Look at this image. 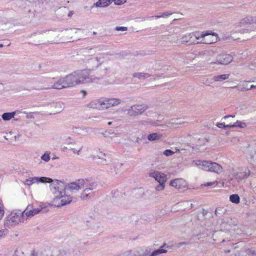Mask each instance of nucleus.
Masks as SVG:
<instances>
[{
	"label": "nucleus",
	"instance_id": "56",
	"mask_svg": "<svg viewBox=\"0 0 256 256\" xmlns=\"http://www.w3.org/2000/svg\"><path fill=\"white\" fill-rule=\"evenodd\" d=\"M81 149H82V148H80V150H74V149H73V152H74V153H77V154H79V152H80V150Z\"/></svg>",
	"mask_w": 256,
	"mask_h": 256
},
{
	"label": "nucleus",
	"instance_id": "8",
	"mask_svg": "<svg viewBox=\"0 0 256 256\" xmlns=\"http://www.w3.org/2000/svg\"><path fill=\"white\" fill-rule=\"evenodd\" d=\"M78 30H80L70 28H66L59 32V43L64 40H69L70 41L72 40L73 42L74 40V39L79 40L78 37L76 36Z\"/></svg>",
	"mask_w": 256,
	"mask_h": 256
},
{
	"label": "nucleus",
	"instance_id": "63",
	"mask_svg": "<svg viewBox=\"0 0 256 256\" xmlns=\"http://www.w3.org/2000/svg\"><path fill=\"white\" fill-rule=\"evenodd\" d=\"M4 46V45L2 44H0V48H2Z\"/></svg>",
	"mask_w": 256,
	"mask_h": 256
},
{
	"label": "nucleus",
	"instance_id": "60",
	"mask_svg": "<svg viewBox=\"0 0 256 256\" xmlns=\"http://www.w3.org/2000/svg\"><path fill=\"white\" fill-rule=\"evenodd\" d=\"M252 158L253 159V161L254 162L256 160V156H252Z\"/></svg>",
	"mask_w": 256,
	"mask_h": 256
},
{
	"label": "nucleus",
	"instance_id": "25",
	"mask_svg": "<svg viewBox=\"0 0 256 256\" xmlns=\"http://www.w3.org/2000/svg\"><path fill=\"white\" fill-rule=\"evenodd\" d=\"M112 2V0H98L94 4L97 8H104L108 6Z\"/></svg>",
	"mask_w": 256,
	"mask_h": 256
},
{
	"label": "nucleus",
	"instance_id": "2",
	"mask_svg": "<svg viewBox=\"0 0 256 256\" xmlns=\"http://www.w3.org/2000/svg\"><path fill=\"white\" fill-rule=\"evenodd\" d=\"M209 35H212L216 37V35L214 33H210L208 32L201 33H188L182 38L181 43L182 44L188 43V44H210L214 42V40H206V37Z\"/></svg>",
	"mask_w": 256,
	"mask_h": 256
},
{
	"label": "nucleus",
	"instance_id": "12",
	"mask_svg": "<svg viewBox=\"0 0 256 256\" xmlns=\"http://www.w3.org/2000/svg\"><path fill=\"white\" fill-rule=\"evenodd\" d=\"M232 56L228 54H221L216 58V62H212L210 64H228L232 61Z\"/></svg>",
	"mask_w": 256,
	"mask_h": 256
},
{
	"label": "nucleus",
	"instance_id": "17",
	"mask_svg": "<svg viewBox=\"0 0 256 256\" xmlns=\"http://www.w3.org/2000/svg\"><path fill=\"white\" fill-rule=\"evenodd\" d=\"M186 182L183 178H176L170 182V185L178 190H182L186 186Z\"/></svg>",
	"mask_w": 256,
	"mask_h": 256
},
{
	"label": "nucleus",
	"instance_id": "19",
	"mask_svg": "<svg viewBox=\"0 0 256 256\" xmlns=\"http://www.w3.org/2000/svg\"><path fill=\"white\" fill-rule=\"evenodd\" d=\"M60 200V202L61 206H64L69 204L72 201V197L64 194H60V196L56 198H54V200L56 202L58 200Z\"/></svg>",
	"mask_w": 256,
	"mask_h": 256
},
{
	"label": "nucleus",
	"instance_id": "38",
	"mask_svg": "<svg viewBox=\"0 0 256 256\" xmlns=\"http://www.w3.org/2000/svg\"><path fill=\"white\" fill-rule=\"evenodd\" d=\"M4 214V207L2 202V200L0 199V220H1Z\"/></svg>",
	"mask_w": 256,
	"mask_h": 256
},
{
	"label": "nucleus",
	"instance_id": "4",
	"mask_svg": "<svg viewBox=\"0 0 256 256\" xmlns=\"http://www.w3.org/2000/svg\"><path fill=\"white\" fill-rule=\"evenodd\" d=\"M48 78L40 79L39 80L40 84L33 90H48L50 88L61 90L62 88H66V85L64 84V81L62 78L58 80L56 82L53 84H50L47 82Z\"/></svg>",
	"mask_w": 256,
	"mask_h": 256
},
{
	"label": "nucleus",
	"instance_id": "14",
	"mask_svg": "<svg viewBox=\"0 0 256 256\" xmlns=\"http://www.w3.org/2000/svg\"><path fill=\"white\" fill-rule=\"evenodd\" d=\"M62 78L64 81V84L66 85V88L78 85L74 72L67 75Z\"/></svg>",
	"mask_w": 256,
	"mask_h": 256
},
{
	"label": "nucleus",
	"instance_id": "28",
	"mask_svg": "<svg viewBox=\"0 0 256 256\" xmlns=\"http://www.w3.org/2000/svg\"><path fill=\"white\" fill-rule=\"evenodd\" d=\"M162 138V134L160 132H155L149 134L148 136V140L150 141L159 140Z\"/></svg>",
	"mask_w": 256,
	"mask_h": 256
},
{
	"label": "nucleus",
	"instance_id": "54",
	"mask_svg": "<svg viewBox=\"0 0 256 256\" xmlns=\"http://www.w3.org/2000/svg\"><path fill=\"white\" fill-rule=\"evenodd\" d=\"M100 163L102 164H108L107 160L106 158H104L103 160H101V161L100 162Z\"/></svg>",
	"mask_w": 256,
	"mask_h": 256
},
{
	"label": "nucleus",
	"instance_id": "64",
	"mask_svg": "<svg viewBox=\"0 0 256 256\" xmlns=\"http://www.w3.org/2000/svg\"><path fill=\"white\" fill-rule=\"evenodd\" d=\"M30 256H36L35 254L34 253L32 254Z\"/></svg>",
	"mask_w": 256,
	"mask_h": 256
},
{
	"label": "nucleus",
	"instance_id": "20",
	"mask_svg": "<svg viewBox=\"0 0 256 256\" xmlns=\"http://www.w3.org/2000/svg\"><path fill=\"white\" fill-rule=\"evenodd\" d=\"M97 52L96 48H84L82 53V56L84 57V60L90 58V56H92L96 54Z\"/></svg>",
	"mask_w": 256,
	"mask_h": 256
},
{
	"label": "nucleus",
	"instance_id": "44",
	"mask_svg": "<svg viewBox=\"0 0 256 256\" xmlns=\"http://www.w3.org/2000/svg\"><path fill=\"white\" fill-rule=\"evenodd\" d=\"M174 154V152L170 150H166L164 152V154L166 156H171L173 155Z\"/></svg>",
	"mask_w": 256,
	"mask_h": 256
},
{
	"label": "nucleus",
	"instance_id": "50",
	"mask_svg": "<svg viewBox=\"0 0 256 256\" xmlns=\"http://www.w3.org/2000/svg\"><path fill=\"white\" fill-rule=\"evenodd\" d=\"M98 158L100 160H103L104 158L106 157V154L102 152H100L97 155Z\"/></svg>",
	"mask_w": 256,
	"mask_h": 256
},
{
	"label": "nucleus",
	"instance_id": "1",
	"mask_svg": "<svg viewBox=\"0 0 256 256\" xmlns=\"http://www.w3.org/2000/svg\"><path fill=\"white\" fill-rule=\"evenodd\" d=\"M30 36L34 45L59 44V32L56 30H41L34 32Z\"/></svg>",
	"mask_w": 256,
	"mask_h": 256
},
{
	"label": "nucleus",
	"instance_id": "31",
	"mask_svg": "<svg viewBox=\"0 0 256 256\" xmlns=\"http://www.w3.org/2000/svg\"><path fill=\"white\" fill-rule=\"evenodd\" d=\"M230 76L229 74H224L216 76L213 77V80L215 82H222L228 79Z\"/></svg>",
	"mask_w": 256,
	"mask_h": 256
},
{
	"label": "nucleus",
	"instance_id": "45",
	"mask_svg": "<svg viewBox=\"0 0 256 256\" xmlns=\"http://www.w3.org/2000/svg\"><path fill=\"white\" fill-rule=\"evenodd\" d=\"M98 100V102L100 104V106H102V108H104L103 106H106V104H107V103L106 102V98L104 100Z\"/></svg>",
	"mask_w": 256,
	"mask_h": 256
},
{
	"label": "nucleus",
	"instance_id": "39",
	"mask_svg": "<svg viewBox=\"0 0 256 256\" xmlns=\"http://www.w3.org/2000/svg\"><path fill=\"white\" fill-rule=\"evenodd\" d=\"M50 152H46L44 153V154H42L41 156L42 160H43L48 162L50 160Z\"/></svg>",
	"mask_w": 256,
	"mask_h": 256
},
{
	"label": "nucleus",
	"instance_id": "29",
	"mask_svg": "<svg viewBox=\"0 0 256 256\" xmlns=\"http://www.w3.org/2000/svg\"><path fill=\"white\" fill-rule=\"evenodd\" d=\"M246 124L245 122L238 120L234 122L233 124H228L226 125V126L229 128L238 127L240 128H244L246 127Z\"/></svg>",
	"mask_w": 256,
	"mask_h": 256
},
{
	"label": "nucleus",
	"instance_id": "35",
	"mask_svg": "<svg viewBox=\"0 0 256 256\" xmlns=\"http://www.w3.org/2000/svg\"><path fill=\"white\" fill-rule=\"evenodd\" d=\"M230 200L232 202L238 204L240 202V198L238 194H233L230 196Z\"/></svg>",
	"mask_w": 256,
	"mask_h": 256
},
{
	"label": "nucleus",
	"instance_id": "53",
	"mask_svg": "<svg viewBox=\"0 0 256 256\" xmlns=\"http://www.w3.org/2000/svg\"><path fill=\"white\" fill-rule=\"evenodd\" d=\"M256 88V85L254 86V85H252L250 86V88H242V90H250V89H252V88Z\"/></svg>",
	"mask_w": 256,
	"mask_h": 256
},
{
	"label": "nucleus",
	"instance_id": "5",
	"mask_svg": "<svg viewBox=\"0 0 256 256\" xmlns=\"http://www.w3.org/2000/svg\"><path fill=\"white\" fill-rule=\"evenodd\" d=\"M76 78L78 84H82L86 82H95L96 80H99L98 77L92 78L90 76V72L88 70H82L74 71L73 72Z\"/></svg>",
	"mask_w": 256,
	"mask_h": 256
},
{
	"label": "nucleus",
	"instance_id": "48",
	"mask_svg": "<svg viewBox=\"0 0 256 256\" xmlns=\"http://www.w3.org/2000/svg\"><path fill=\"white\" fill-rule=\"evenodd\" d=\"M218 184L217 181H214L212 182H208L204 184L205 186H216Z\"/></svg>",
	"mask_w": 256,
	"mask_h": 256
},
{
	"label": "nucleus",
	"instance_id": "10",
	"mask_svg": "<svg viewBox=\"0 0 256 256\" xmlns=\"http://www.w3.org/2000/svg\"><path fill=\"white\" fill-rule=\"evenodd\" d=\"M84 62L86 67V70H88L89 72L90 71L94 70L102 64L100 62V58L97 56L84 60Z\"/></svg>",
	"mask_w": 256,
	"mask_h": 256
},
{
	"label": "nucleus",
	"instance_id": "37",
	"mask_svg": "<svg viewBox=\"0 0 256 256\" xmlns=\"http://www.w3.org/2000/svg\"><path fill=\"white\" fill-rule=\"evenodd\" d=\"M246 254L250 256H256V248H247L246 250Z\"/></svg>",
	"mask_w": 256,
	"mask_h": 256
},
{
	"label": "nucleus",
	"instance_id": "30",
	"mask_svg": "<svg viewBox=\"0 0 256 256\" xmlns=\"http://www.w3.org/2000/svg\"><path fill=\"white\" fill-rule=\"evenodd\" d=\"M16 114V112H5L2 114V117L4 120H10L12 118H14Z\"/></svg>",
	"mask_w": 256,
	"mask_h": 256
},
{
	"label": "nucleus",
	"instance_id": "52",
	"mask_svg": "<svg viewBox=\"0 0 256 256\" xmlns=\"http://www.w3.org/2000/svg\"><path fill=\"white\" fill-rule=\"evenodd\" d=\"M68 9L66 7L60 8L58 10V12H66Z\"/></svg>",
	"mask_w": 256,
	"mask_h": 256
},
{
	"label": "nucleus",
	"instance_id": "26",
	"mask_svg": "<svg viewBox=\"0 0 256 256\" xmlns=\"http://www.w3.org/2000/svg\"><path fill=\"white\" fill-rule=\"evenodd\" d=\"M122 100L118 98H106L107 104H110L112 106H117L122 103Z\"/></svg>",
	"mask_w": 256,
	"mask_h": 256
},
{
	"label": "nucleus",
	"instance_id": "40",
	"mask_svg": "<svg viewBox=\"0 0 256 256\" xmlns=\"http://www.w3.org/2000/svg\"><path fill=\"white\" fill-rule=\"evenodd\" d=\"M8 228L0 230V239L4 238L8 234Z\"/></svg>",
	"mask_w": 256,
	"mask_h": 256
},
{
	"label": "nucleus",
	"instance_id": "59",
	"mask_svg": "<svg viewBox=\"0 0 256 256\" xmlns=\"http://www.w3.org/2000/svg\"><path fill=\"white\" fill-rule=\"evenodd\" d=\"M106 106H105L104 108H106V109H108L110 107L112 106H110V104H106Z\"/></svg>",
	"mask_w": 256,
	"mask_h": 256
},
{
	"label": "nucleus",
	"instance_id": "49",
	"mask_svg": "<svg viewBox=\"0 0 256 256\" xmlns=\"http://www.w3.org/2000/svg\"><path fill=\"white\" fill-rule=\"evenodd\" d=\"M164 183L160 184L156 188L158 191L162 190H164Z\"/></svg>",
	"mask_w": 256,
	"mask_h": 256
},
{
	"label": "nucleus",
	"instance_id": "42",
	"mask_svg": "<svg viewBox=\"0 0 256 256\" xmlns=\"http://www.w3.org/2000/svg\"><path fill=\"white\" fill-rule=\"evenodd\" d=\"M171 14H172V12H166L162 13L160 14V16H153L152 17L158 18H166V16H170Z\"/></svg>",
	"mask_w": 256,
	"mask_h": 256
},
{
	"label": "nucleus",
	"instance_id": "23",
	"mask_svg": "<svg viewBox=\"0 0 256 256\" xmlns=\"http://www.w3.org/2000/svg\"><path fill=\"white\" fill-rule=\"evenodd\" d=\"M41 210L42 208H39L30 210V209L29 206H28L23 212H24L25 218H26V220L28 217L34 216L39 213Z\"/></svg>",
	"mask_w": 256,
	"mask_h": 256
},
{
	"label": "nucleus",
	"instance_id": "46",
	"mask_svg": "<svg viewBox=\"0 0 256 256\" xmlns=\"http://www.w3.org/2000/svg\"><path fill=\"white\" fill-rule=\"evenodd\" d=\"M114 30L116 31H126L128 30V28L126 26H116Z\"/></svg>",
	"mask_w": 256,
	"mask_h": 256
},
{
	"label": "nucleus",
	"instance_id": "13",
	"mask_svg": "<svg viewBox=\"0 0 256 256\" xmlns=\"http://www.w3.org/2000/svg\"><path fill=\"white\" fill-rule=\"evenodd\" d=\"M149 176L154 178L159 184L165 183L166 180V176L160 172L151 170Z\"/></svg>",
	"mask_w": 256,
	"mask_h": 256
},
{
	"label": "nucleus",
	"instance_id": "36",
	"mask_svg": "<svg viewBox=\"0 0 256 256\" xmlns=\"http://www.w3.org/2000/svg\"><path fill=\"white\" fill-rule=\"evenodd\" d=\"M37 177L30 178L26 180L24 184L28 186H31L32 184L36 182Z\"/></svg>",
	"mask_w": 256,
	"mask_h": 256
},
{
	"label": "nucleus",
	"instance_id": "9",
	"mask_svg": "<svg viewBox=\"0 0 256 256\" xmlns=\"http://www.w3.org/2000/svg\"><path fill=\"white\" fill-rule=\"evenodd\" d=\"M149 106L145 104H134L128 110V114L130 116H136L143 114Z\"/></svg>",
	"mask_w": 256,
	"mask_h": 256
},
{
	"label": "nucleus",
	"instance_id": "34",
	"mask_svg": "<svg viewBox=\"0 0 256 256\" xmlns=\"http://www.w3.org/2000/svg\"><path fill=\"white\" fill-rule=\"evenodd\" d=\"M164 246H161L159 249L154 250L150 256H156L161 254L166 253L167 250L164 249Z\"/></svg>",
	"mask_w": 256,
	"mask_h": 256
},
{
	"label": "nucleus",
	"instance_id": "32",
	"mask_svg": "<svg viewBox=\"0 0 256 256\" xmlns=\"http://www.w3.org/2000/svg\"><path fill=\"white\" fill-rule=\"evenodd\" d=\"M184 123L180 118H172L167 123V126H176L182 124Z\"/></svg>",
	"mask_w": 256,
	"mask_h": 256
},
{
	"label": "nucleus",
	"instance_id": "33",
	"mask_svg": "<svg viewBox=\"0 0 256 256\" xmlns=\"http://www.w3.org/2000/svg\"><path fill=\"white\" fill-rule=\"evenodd\" d=\"M98 102V100H94L88 104L86 106L88 108L100 110V104Z\"/></svg>",
	"mask_w": 256,
	"mask_h": 256
},
{
	"label": "nucleus",
	"instance_id": "55",
	"mask_svg": "<svg viewBox=\"0 0 256 256\" xmlns=\"http://www.w3.org/2000/svg\"><path fill=\"white\" fill-rule=\"evenodd\" d=\"M234 115H228V116H226L223 117L222 120H226L230 118H234Z\"/></svg>",
	"mask_w": 256,
	"mask_h": 256
},
{
	"label": "nucleus",
	"instance_id": "21",
	"mask_svg": "<svg viewBox=\"0 0 256 256\" xmlns=\"http://www.w3.org/2000/svg\"><path fill=\"white\" fill-rule=\"evenodd\" d=\"M84 188L85 189L80 195V198L83 200H86L93 198L94 195V190H91L90 188Z\"/></svg>",
	"mask_w": 256,
	"mask_h": 256
},
{
	"label": "nucleus",
	"instance_id": "41",
	"mask_svg": "<svg viewBox=\"0 0 256 256\" xmlns=\"http://www.w3.org/2000/svg\"><path fill=\"white\" fill-rule=\"evenodd\" d=\"M48 179H50V178H45V177H41V178H38L37 177V180H36V183H38L39 182H40L42 183L44 182H48Z\"/></svg>",
	"mask_w": 256,
	"mask_h": 256
},
{
	"label": "nucleus",
	"instance_id": "6",
	"mask_svg": "<svg viewBox=\"0 0 256 256\" xmlns=\"http://www.w3.org/2000/svg\"><path fill=\"white\" fill-rule=\"evenodd\" d=\"M192 162L194 163L196 166H202V169L204 170L213 172L218 174L222 171V167L216 162L201 160H193Z\"/></svg>",
	"mask_w": 256,
	"mask_h": 256
},
{
	"label": "nucleus",
	"instance_id": "22",
	"mask_svg": "<svg viewBox=\"0 0 256 256\" xmlns=\"http://www.w3.org/2000/svg\"><path fill=\"white\" fill-rule=\"evenodd\" d=\"M83 182L82 184V188H90L92 190H95L96 189L97 187V184L93 180H88L83 179Z\"/></svg>",
	"mask_w": 256,
	"mask_h": 256
},
{
	"label": "nucleus",
	"instance_id": "47",
	"mask_svg": "<svg viewBox=\"0 0 256 256\" xmlns=\"http://www.w3.org/2000/svg\"><path fill=\"white\" fill-rule=\"evenodd\" d=\"M112 2H114L115 4L120 5L125 3L126 0H112Z\"/></svg>",
	"mask_w": 256,
	"mask_h": 256
},
{
	"label": "nucleus",
	"instance_id": "57",
	"mask_svg": "<svg viewBox=\"0 0 256 256\" xmlns=\"http://www.w3.org/2000/svg\"><path fill=\"white\" fill-rule=\"evenodd\" d=\"M202 214H203L204 216H205L206 214H207L208 212H207L206 210H205L202 209Z\"/></svg>",
	"mask_w": 256,
	"mask_h": 256
},
{
	"label": "nucleus",
	"instance_id": "3",
	"mask_svg": "<svg viewBox=\"0 0 256 256\" xmlns=\"http://www.w3.org/2000/svg\"><path fill=\"white\" fill-rule=\"evenodd\" d=\"M26 220L24 212H22L20 210L12 212L5 218L4 224L5 228H12Z\"/></svg>",
	"mask_w": 256,
	"mask_h": 256
},
{
	"label": "nucleus",
	"instance_id": "61",
	"mask_svg": "<svg viewBox=\"0 0 256 256\" xmlns=\"http://www.w3.org/2000/svg\"><path fill=\"white\" fill-rule=\"evenodd\" d=\"M108 124L109 126H110L112 124V122H109Z\"/></svg>",
	"mask_w": 256,
	"mask_h": 256
},
{
	"label": "nucleus",
	"instance_id": "7",
	"mask_svg": "<svg viewBox=\"0 0 256 256\" xmlns=\"http://www.w3.org/2000/svg\"><path fill=\"white\" fill-rule=\"evenodd\" d=\"M48 182L50 183V190L54 194V198L58 197L60 194H64L66 187L64 182L58 180H53L52 179H48Z\"/></svg>",
	"mask_w": 256,
	"mask_h": 256
},
{
	"label": "nucleus",
	"instance_id": "24",
	"mask_svg": "<svg viewBox=\"0 0 256 256\" xmlns=\"http://www.w3.org/2000/svg\"><path fill=\"white\" fill-rule=\"evenodd\" d=\"M74 133L78 134L86 135L88 133V128L84 127L74 126L72 128Z\"/></svg>",
	"mask_w": 256,
	"mask_h": 256
},
{
	"label": "nucleus",
	"instance_id": "62",
	"mask_svg": "<svg viewBox=\"0 0 256 256\" xmlns=\"http://www.w3.org/2000/svg\"><path fill=\"white\" fill-rule=\"evenodd\" d=\"M152 124L153 126H156V122H154V123H150Z\"/></svg>",
	"mask_w": 256,
	"mask_h": 256
},
{
	"label": "nucleus",
	"instance_id": "15",
	"mask_svg": "<svg viewBox=\"0 0 256 256\" xmlns=\"http://www.w3.org/2000/svg\"><path fill=\"white\" fill-rule=\"evenodd\" d=\"M83 179H79L72 182L67 186L68 190L70 192H74L82 188Z\"/></svg>",
	"mask_w": 256,
	"mask_h": 256
},
{
	"label": "nucleus",
	"instance_id": "27",
	"mask_svg": "<svg viewBox=\"0 0 256 256\" xmlns=\"http://www.w3.org/2000/svg\"><path fill=\"white\" fill-rule=\"evenodd\" d=\"M152 76L151 74L146 72H135L132 74L134 78H137L138 79H146Z\"/></svg>",
	"mask_w": 256,
	"mask_h": 256
},
{
	"label": "nucleus",
	"instance_id": "11",
	"mask_svg": "<svg viewBox=\"0 0 256 256\" xmlns=\"http://www.w3.org/2000/svg\"><path fill=\"white\" fill-rule=\"evenodd\" d=\"M46 108L50 114L60 113L64 108V104L62 102H52L46 106Z\"/></svg>",
	"mask_w": 256,
	"mask_h": 256
},
{
	"label": "nucleus",
	"instance_id": "51",
	"mask_svg": "<svg viewBox=\"0 0 256 256\" xmlns=\"http://www.w3.org/2000/svg\"><path fill=\"white\" fill-rule=\"evenodd\" d=\"M226 125L227 124H226L225 122H220V123H218L216 124V126L220 128H228L226 126Z\"/></svg>",
	"mask_w": 256,
	"mask_h": 256
},
{
	"label": "nucleus",
	"instance_id": "43",
	"mask_svg": "<svg viewBox=\"0 0 256 256\" xmlns=\"http://www.w3.org/2000/svg\"><path fill=\"white\" fill-rule=\"evenodd\" d=\"M224 213V210L221 208H216L215 210V214L216 216H219Z\"/></svg>",
	"mask_w": 256,
	"mask_h": 256
},
{
	"label": "nucleus",
	"instance_id": "16",
	"mask_svg": "<svg viewBox=\"0 0 256 256\" xmlns=\"http://www.w3.org/2000/svg\"><path fill=\"white\" fill-rule=\"evenodd\" d=\"M256 24V16H248L236 23L238 26H244L247 24Z\"/></svg>",
	"mask_w": 256,
	"mask_h": 256
},
{
	"label": "nucleus",
	"instance_id": "18",
	"mask_svg": "<svg viewBox=\"0 0 256 256\" xmlns=\"http://www.w3.org/2000/svg\"><path fill=\"white\" fill-rule=\"evenodd\" d=\"M250 174V170L246 168H242L239 172H235L234 174V176L236 179L242 180V179L247 178Z\"/></svg>",
	"mask_w": 256,
	"mask_h": 256
},
{
	"label": "nucleus",
	"instance_id": "58",
	"mask_svg": "<svg viewBox=\"0 0 256 256\" xmlns=\"http://www.w3.org/2000/svg\"><path fill=\"white\" fill-rule=\"evenodd\" d=\"M73 14H74L73 12H72V11H70V12H68V16L70 17V16H71Z\"/></svg>",
	"mask_w": 256,
	"mask_h": 256
}]
</instances>
